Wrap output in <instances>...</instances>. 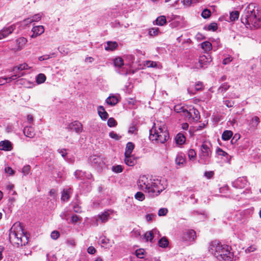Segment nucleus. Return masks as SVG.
<instances>
[{
  "mask_svg": "<svg viewBox=\"0 0 261 261\" xmlns=\"http://www.w3.org/2000/svg\"><path fill=\"white\" fill-rule=\"evenodd\" d=\"M110 218L109 211H105L101 214H99L96 218V225H98L99 221H100L101 223H105L107 222Z\"/></svg>",
  "mask_w": 261,
  "mask_h": 261,
  "instance_id": "obj_16",
  "label": "nucleus"
},
{
  "mask_svg": "<svg viewBox=\"0 0 261 261\" xmlns=\"http://www.w3.org/2000/svg\"><path fill=\"white\" fill-rule=\"evenodd\" d=\"M11 81H9V79L8 77H0V85H4L5 84L7 83L10 82Z\"/></svg>",
  "mask_w": 261,
  "mask_h": 261,
  "instance_id": "obj_64",
  "label": "nucleus"
},
{
  "mask_svg": "<svg viewBox=\"0 0 261 261\" xmlns=\"http://www.w3.org/2000/svg\"><path fill=\"white\" fill-rule=\"evenodd\" d=\"M201 47L204 51L208 52L212 49V45L211 42L206 41L201 43Z\"/></svg>",
  "mask_w": 261,
  "mask_h": 261,
  "instance_id": "obj_31",
  "label": "nucleus"
},
{
  "mask_svg": "<svg viewBox=\"0 0 261 261\" xmlns=\"http://www.w3.org/2000/svg\"><path fill=\"white\" fill-rule=\"evenodd\" d=\"M198 0H184L183 4L187 7L191 6L192 4L196 3Z\"/></svg>",
  "mask_w": 261,
  "mask_h": 261,
  "instance_id": "obj_50",
  "label": "nucleus"
},
{
  "mask_svg": "<svg viewBox=\"0 0 261 261\" xmlns=\"http://www.w3.org/2000/svg\"><path fill=\"white\" fill-rule=\"evenodd\" d=\"M109 136L112 138L115 139V140H119L121 137L119 136L118 134L115 133L114 132H111L109 133Z\"/></svg>",
  "mask_w": 261,
  "mask_h": 261,
  "instance_id": "obj_53",
  "label": "nucleus"
},
{
  "mask_svg": "<svg viewBox=\"0 0 261 261\" xmlns=\"http://www.w3.org/2000/svg\"><path fill=\"white\" fill-rule=\"evenodd\" d=\"M123 60L121 58H116L114 60V64L116 67L120 68L123 65Z\"/></svg>",
  "mask_w": 261,
  "mask_h": 261,
  "instance_id": "obj_38",
  "label": "nucleus"
},
{
  "mask_svg": "<svg viewBox=\"0 0 261 261\" xmlns=\"http://www.w3.org/2000/svg\"><path fill=\"white\" fill-rule=\"evenodd\" d=\"M159 32L158 28H153L149 30L148 34L150 36L153 37L158 35Z\"/></svg>",
  "mask_w": 261,
  "mask_h": 261,
  "instance_id": "obj_42",
  "label": "nucleus"
},
{
  "mask_svg": "<svg viewBox=\"0 0 261 261\" xmlns=\"http://www.w3.org/2000/svg\"><path fill=\"white\" fill-rule=\"evenodd\" d=\"M41 17L42 15L40 13H38L34 15L31 18L33 22H37L41 19Z\"/></svg>",
  "mask_w": 261,
  "mask_h": 261,
  "instance_id": "obj_54",
  "label": "nucleus"
},
{
  "mask_svg": "<svg viewBox=\"0 0 261 261\" xmlns=\"http://www.w3.org/2000/svg\"><path fill=\"white\" fill-rule=\"evenodd\" d=\"M58 151L64 159H66L67 152L65 149H58Z\"/></svg>",
  "mask_w": 261,
  "mask_h": 261,
  "instance_id": "obj_62",
  "label": "nucleus"
},
{
  "mask_svg": "<svg viewBox=\"0 0 261 261\" xmlns=\"http://www.w3.org/2000/svg\"><path fill=\"white\" fill-rule=\"evenodd\" d=\"M203 86L202 82H198L194 84L193 82L190 83L189 87H188L187 91L188 93L190 94L194 95L197 91L202 90Z\"/></svg>",
  "mask_w": 261,
  "mask_h": 261,
  "instance_id": "obj_10",
  "label": "nucleus"
},
{
  "mask_svg": "<svg viewBox=\"0 0 261 261\" xmlns=\"http://www.w3.org/2000/svg\"><path fill=\"white\" fill-rule=\"evenodd\" d=\"M248 183L246 177H241L233 181L232 186L236 188L243 189L247 186Z\"/></svg>",
  "mask_w": 261,
  "mask_h": 261,
  "instance_id": "obj_11",
  "label": "nucleus"
},
{
  "mask_svg": "<svg viewBox=\"0 0 261 261\" xmlns=\"http://www.w3.org/2000/svg\"><path fill=\"white\" fill-rule=\"evenodd\" d=\"M152 184V185L153 184L154 185L149 186V189H148L147 192L151 197L159 195L165 189L164 186L161 184V181L158 179H153Z\"/></svg>",
  "mask_w": 261,
  "mask_h": 261,
  "instance_id": "obj_5",
  "label": "nucleus"
},
{
  "mask_svg": "<svg viewBox=\"0 0 261 261\" xmlns=\"http://www.w3.org/2000/svg\"><path fill=\"white\" fill-rule=\"evenodd\" d=\"M13 147L10 141L4 140L0 142V150L4 151H11Z\"/></svg>",
  "mask_w": 261,
  "mask_h": 261,
  "instance_id": "obj_18",
  "label": "nucleus"
},
{
  "mask_svg": "<svg viewBox=\"0 0 261 261\" xmlns=\"http://www.w3.org/2000/svg\"><path fill=\"white\" fill-rule=\"evenodd\" d=\"M152 180L153 179L148 178L145 175L140 177L137 182L139 189L147 193L148 189H149V186L154 185L153 184L152 185Z\"/></svg>",
  "mask_w": 261,
  "mask_h": 261,
  "instance_id": "obj_8",
  "label": "nucleus"
},
{
  "mask_svg": "<svg viewBox=\"0 0 261 261\" xmlns=\"http://www.w3.org/2000/svg\"><path fill=\"white\" fill-rule=\"evenodd\" d=\"M27 42V39L24 37H20L17 39L11 47V49L16 51H19L22 49L24 47L26 43Z\"/></svg>",
  "mask_w": 261,
  "mask_h": 261,
  "instance_id": "obj_9",
  "label": "nucleus"
},
{
  "mask_svg": "<svg viewBox=\"0 0 261 261\" xmlns=\"http://www.w3.org/2000/svg\"><path fill=\"white\" fill-rule=\"evenodd\" d=\"M158 232L156 229H153L152 231L146 232L144 235V238L146 242L149 241L152 242L153 239V234Z\"/></svg>",
  "mask_w": 261,
  "mask_h": 261,
  "instance_id": "obj_27",
  "label": "nucleus"
},
{
  "mask_svg": "<svg viewBox=\"0 0 261 261\" xmlns=\"http://www.w3.org/2000/svg\"><path fill=\"white\" fill-rule=\"evenodd\" d=\"M74 175L77 179L80 180H84L85 179H90L92 176L91 173H87L80 170H76L74 173Z\"/></svg>",
  "mask_w": 261,
  "mask_h": 261,
  "instance_id": "obj_15",
  "label": "nucleus"
},
{
  "mask_svg": "<svg viewBox=\"0 0 261 261\" xmlns=\"http://www.w3.org/2000/svg\"><path fill=\"white\" fill-rule=\"evenodd\" d=\"M79 220L80 217L76 215H73L71 216V222L72 223L75 224L77 223Z\"/></svg>",
  "mask_w": 261,
  "mask_h": 261,
  "instance_id": "obj_61",
  "label": "nucleus"
},
{
  "mask_svg": "<svg viewBox=\"0 0 261 261\" xmlns=\"http://www.w3.org/2000/svg\"><path fill=\"white\" fill-rule=\"evenodd\" d=\"M217 24L215 22L211 23L207 26V30L208 31H215L217 30Z\"/></svg>",
  "mask_w": 261,
  "mask_h": 261,
  "instance_id": "obj_46",
  "label": "nucleus"
},
{
  "mask_svg": "<svg viewBox=\"0 0 261 261\" xmlns=\"http://www.w3.org/2000/svg\"><path fill=\"white\" fill-rule=\"evenodd\" d=\"M233 135L231 130H225L222 135V139L224 141L228 140L230 139Z\"/></svg>",
  "mask_w": 261,
  "mask_h": 261,
  "instance_id": "obj_36",
  "label": "nucleus"
},
{
  "mask_svg": "<svg viewBox=\"0 0 261 261\" xmlns=\"http://www.w3.org/2000/svg\"><path fill=\"white\" fill-rule=\"evenodd\" d=\"M149 138L152 141L155 140L158 143H164L168 140L169 136L164 124L156 126V124L154 123V125L150 130Z\"/></svg>",
  "mask_w": 261,
  "mask_h": 261,
  "instance_id": "obj_3",
  "label": "nucleus"
},
{
  "mask_svg": "<svg viewBox=\"0 0 261 261\" xmlns=\"http://www.w3.org/2000/svg\"><path fill=\"white\" fill-rule=\"evenodd\" d=\"M45 80V75L43 73H40L37 77L36 82L38 84H42L43 83Z\"/></svg>",
  "mask_w": 261,
  "mask_h": 261,
  "instance_id": "obj_41",
  "label": "nucleus"
},
{
  "mask_svg": "<svg viewBox=\"0 0 261 261\" xmlns=\"http://www.w3.org/2000/svg\"><path fill=\"white\" fill-rule=\"evenodd\" d=\"M135 145L132 142H128L126 144L125 147V151L124 153L125 155H130L134 149Z\"/></svg>",
  "mask_w": 261,
  "mask_h": 261,
  "instance_id": "obj_29",
  "label": "nucleus"
},
{
  "mask_svg": "<svg viewBox=\"0 0 261 261\" xmlns=\"http://www.w3.org/2000/svg\"><path fill=\"white\" fill-rule=\"evenodd\" d=\"M108 125L110 127H114L116 125L117 122L113 118H110L108 120Z\"/></svg>",
  "mask_w": 261,
  "mask_h": 261,
  "instance_id": "obj_48",
  "label": "nucleus"
},
{
  "mask_svg": "<svg viewBox=\"0 0 261 261\" xmlns=\"http://www.w3.org/2000/svg\"><path fill=\"white\" fill-rule=\"evenodd\" d=\"M28 68V65L23 63L13 67L12 71L14 74L9 77V81H14L17 78L22 76L24 75V72L22 71Z\"/></svg>",
  "mask_w": 261,
  "mask_h": 261,
  "instance_id": "obj_7",
  "label": "nucleus"
},
{
  "mask_svg": "<svg viewBox=\"0 0 261 261\" xmlns=\"http://www.w3.org/2000/svg\"><path fill=\"white\" fill-rule=\"evenodd\" d=\"M212 61V59L209 54L200 56L199 58V67L205 68Z\"/></svg>",
  "mask_w": 261,
  "mask_h": 261,
  "instance_id": "obj_14",
  "label": "nucleus"
},
{
  "mask_svg": "<svg viewBox=\"0 0 261 261\" xmlns=\"http://www.w3.org/2000/svg\"><path fill=\"white\" fill-rule=\"evenodd\" d=\"M259 123V118L257 116H255L252 119V126L256 127Z\"/></svg>",
  "mask_w": 261,
  "mask_h": 261,
  "instance_id": "obj_51",
  "label": "nucleus"
},
{
  "mask_svg": "<svg viewBox=\"0 0 261 261\" xmlns=\"http://www.w3.org/2000/svg\"><path fill=\"white\" fill-rule=\"evenodd\" d=\"M156 217L155 214H149L146 215L145 218L146 220L148 222H150L153 220V219Z\"/></svg>",
  "mask_w": 261,
  "mask_h": 261,
  "instance_id": "obj_59",
  "label": "nucleus"
},
{
  "mask_svg": "<svg viewBox=\"0 0 261 261\" xmlns=\"http://www.w3.org/2000/svg\"><path fill=\"white\" fill-rule=\"evenodd\" d=\"M32 22H33V20H32L31 18H28L27 19H24L21 22V24L23 25H28L29 24H31Z\"/></svg>",
  "mask_w": 261,
  "mask_h": 261,
  "instance_id": "obj_60",
  "label": "nucleus"
},
{
  "mask_svg": "<svg viewBox=\"0 0 261 261\" xmlns=\"http://www.w3.org/2000/svg\"><path fill=\"white\" fill-rule=\"evenodd\" d=\"M210 143L204 142L201 146L200 152L199 154V162L204 164H208L211 163L212 151L210 148Z\"/></svg>",
  "mask_w": 261,
  "mask_h": 261,
  "instance_id": "obj_4",
  "label": "nucleus"
},
{
  "mask_svg": "<svg viewBox=\"0 0 261 261\" xmlns=\"http://www.w3.org/2000/svg\"><path fill=\"white\" fill-rule=\"evenodd\" d=\"M71 189L70 188L65 189L63 190L61 200L63 201H67L70 198V194L71 193Z\"/></svg>",
  "mask_w": 261,
  "mask_h": 261,
  "instance_id": "obj_23",
  "label": "nucleus"
},
{
  "mask_svg": "<svg viewBox=\"0 0 261 261\" xmlns=\"http://www.w3.org/2000/svg\"><path fill=\"white\" fill-rule=\"evenodd\" d=\"M211 14V11L209 10L205 9L202 11L201 16L204 18H207L210 16Z\"/></svg>",
  "mask_w": 261,
  "mask_h": 261,
  "instance_id": "obj_49",
  "label": "nucleus"
},
{
  "mask_svg": "<svg viewBox=\"0 0 261 261\" xmlns=\"http://www.w3.org/2000/svg\"><path fill=\"white\" fill-rule=\"evenodd\" d=\"M118 46V44L116 42L108 41L107 45H105V48L108 51H112L115 49Z\"/></svg>",
  "mask_w": 261,
  "mask_h": 261,
  "instance_id": "obj_25",
  "label": "nucleus"
},
{
  "mask_svg": "<svg viewBox=\"0 0 261 261\" xmlns=\"http://www.w3.org/2000/svg\"><path fill=\"white\" fill-rule=\"evenodd\" d=\"M242 22L251 29H256L260 27L261 20L258 15V9H255V4L248 5L241 16Z\"/></svg>",
  "mask_w": 261,
  "mask_h": 261,
  "instance_id": "obj_1",
  "label": "nucleus"
},
{
  "mask_svg": "<svg viewBox=\"0 0 261 261\" xmlns=\"http://www.w3.org/2000/svg\"><path fill=\"white\" fill-rule=\"evenodd\" d=\"M18 240H21L22 241V246L25 245L28 242V237L27 234L23 233V232L21 233V236H17Z\"/></svg>",
  "mask_w": 261,
  "mask_h": 261,
  "instance_id": "obj_37",
  "label": "nucleus"
},
{
  "mask_svg": "<svg viewBox=\"0 0 261 261\" xmlns=\"http://www.w3.org/2000/svg\"><path fill=\"white\" fill-rule=\"evenodd\" d=\"M97 111L99 116L102 120H105L108 119L109 115L103 106H99Z\"/></svg>",
  "mask_w": 261,
  "mask_h": 261,
  "instance_id": "obj_22",
  "label": "nucleus"
},
{
  "mask_svg": "<svg viewBox=\"0 0 261 261\" xmlns=\"http://www.w3.org/2000/svg\"><path fill=\"white\" fill-rule=\"evenodd\" d=\"M123 167L121 165L114 166L112 167V170L115 173H121L123 171Z\"/></svg>",
  "mask_w": 261,
  "mask_h": 261,
  "instance_id": "obj_44",
  "label": "nucleus"
},
{
  "mask_svg": "<svg viewBox=\"0 0 261 261\" xmlns=\"http://www.w3.org/2000/svg\"><path fill=\"white\" fill-rule=\"evenodd\" d=\"M155 21V24L161 26H163L167 23L166 17L164 16H160L158 17Z\"/></svg>",
  "mask_w": 261,
  "mask_h": 261,
  "instance_id": "obj_34",
  "label": "nucleus"
},
{
  "mask_svg": "<svg viewBox=\"0 0 261 261\" xmlns=\"http://www.w3.org/2000/svg\"><path fill=\"white\" fill-rule=\"evenodd\" d=\"M22 232V229L20 226L18 227V228H17L15 226L12 227L10 230V241L18 245L22 246V241L21 240H18L17 238V236H20L21 233Z\"/></svg>",
  "mask_w": 261,
  "mask_h": 261,
  "instance_id": "obj_6",
  "label": "nucleus"
},
{
  "mask_svg": "<svg viewBox=\"0 0 261 261\" xmlns=\"http://www.w3.org/2000/svg\"><path fill=\"white\" fill-rule=\"evenodd\" d=\"M223 102H224V103L226 105V106L228 108L232 107L234 105L233 101H230L229 100H224Z\"/></svg>",
  "mask_w": 261,
  "mask_h": 261,
  "instance_id": "obj_63",
  "label": "nucleus"
},
{
  "mask_svg": "<svg viewBox=\"0 0 261 261\" xmlns=\"http://www.w3.org/2000/svg\"><path fill=\"white\" fill-rule=\"evenodd\" d=\"M144 250L142 249H138L136 251V255L137 257L143 258L144 257Z\"/></svg>",
  "mask_w": 261,
  "mask_h": 261,
  "instance_id": "obj_47",
  "label": "nucleus"
},
{
  "mask_svg": "<svg viewBox=\"0 0 261 261\" xmlns=\"http://www.w3.org/2000/svg\"><path fill=\"white\" fill-rule=\"evenodd\" d=\"M16 29L15 24H12L8 27L4 28L2 31L3 32L4 35L8 36L9 34H11Z\"/></svg>",
  "mask_w": 261,
  "mask_h": 261,
  "instance_id": "obj_26",
  "label": "nucleus"
},
{
  "mask_svg": "<svg viewBox=\"0 0 261 261\" xmlns=\"http://www.w3.org/2000/svg\"><path fill=\"white\" fill-rule=\"evenodd\" d=\"M67 128L70 131H74L76 133L80 134L83 131V125L80 122L75 121L69 123Z\"/></svg>",
  "mask_w": 261,
  "mask_h": 261,
  "instance_id": "obj_13",
  "label": "nucleus"
},
{
  "mask_svg": "<svg viewBox=\"0 0 261 261\" xmlns=\"http://www.w3.org/2000/svg\"><path fill=\"white\" fill-rule=\"evenodd\" d=\"M230 87V86L226 83L222 84L218 89V93L223 94Z\"/></svg>",
  "mask_w": 261,
  "mask_h": 261,
  "instance_id": "obj_35",
  "label": "nucleus"
},
{
  "mask_svg": "<svg viewBox=\"0 0 261 261\" xmlns=\"http://www.w3.org/2000/svg\"><path fill=\"white\" fill-rule=\"evenodd\" d=\"M188 156L190 160H194L196 156V153L195 150L191 149L188 151Z\"/></svg>",
  "mask_w": 261,
  "mask_h": 261,
  "instance_id": "obj_45",
  "label": "nucleus"
},
{
  "mask_svg": "<svg viewBox=\"0 0 261 261\" xmlns=\"http://www.w3.org/2000/svg\"><path fill=\"white\" fill-rule=\"evenodd\" d=\"M118 102V99L116 96H110L106 99V102L110 106H115Z\"/></svg>",
  "mask_w": 261,
  "mask_h": 261,
  "instance_id": "obj_30",
  "label": "nucleus"
},
{
  "mask_svg": "<svg viewBox=\"0 0 261 261\" xmlns=\"http://www.w3.org/2000/svg\"><path fill=\"white\" fill-rule=\"evenodd\" d=\"M50 237L53 239L57 240L60 237V233L57 230H54L51 233Z\"/></svg>",
  "mask_w": 261,
  "mask_h": 261,
  "instance_id": "obj_57",
  "label": "nucleus"
},
{
  "mask_svg": "<svg viewBox=\"0 0 261 261\" xmlns=\"http://www.w3.org/2000/svg\"><path fill=\"white\" fill-rule=\"evenodd\" d=\"M23 132L24 135L30 138H33L35 135L34 128L31 126L24 127Z\"/></svg>",
  "mask_w": 261,
  "mask_h": 261,
  "instance_id": "obj_19",
  "label": "nucleus"
},
{
  "mask_svg": "<svg viewBox=\"0 0 261 261\" xmlns=\"http://www.w3.org/2000/svg\"><path fill=\"white\" fill-rule=\"evenodd\" d=\"M99 242L103 245V246L106 248H109L112 246L110 240L106 237H101L100 238Z\"/></svg>",
  "mask_w": 261,
  "mask_h": 261,
  "instance_id": "obj_32",
  "label": "nucleus"
},
{
  "mask_svg": "<svg viewBox=\"0 0 261 261\" xmlns=\"http://www.w3.org/2000/svg\"><path fill=\"white\" fill-rule=\"evenodd\" d=\"M140 229H134L132 231V236L135 238H138L140 236Z\"/></svg>",
  "mask_w": 261,
  "mask_h": 261,
  "instance_id": "obj_56",
  "label": "nucleus"
},
{
  "mask_svg": "<svg viewBox=\"0 0 261 261\" xmlns=\"http://www.w3.org/2000/svg\"><path fill=\"white\" fill-rule=\"evenodd\" d=\"M124 162L128 166H133L137 163V160L133 155H125Z\"/></svg>",
  "mask_w": 261,
  "mask_h": 261,
  "instance_id": "obj_21",
  "label": "nucleus"
},
{
  "mask_svg": "<svg viewBox=\"0 0 261 261\" xmlns=\"http://www.w3.org/2000/svg\"><path fill=\"white\" fill-rule=\"evenodd\" d=\"M148 67H154L157 66V63L151 61H147L145 64Z\"/></svg>",
  "mask_w": 261,
  "mask_h": 261,
  "instance_id": "obj_58",
  "label": "nucleus"
},
{
  "mask_svg": "<svg viewBox=\"0 0 261 261\" xmlns=\"http://www.w3.org/2000/svg\"><path fill=\"white\" fill-rule=\"evenodd\" d=\"M175 139L177 144L181 145L185 143L186 138L182 134L179 133L176 136Z\"/></svg>",
  "mask_w": 261,
  "mask_h": 261,
  "instance_id": "obj_33",
  "label": "nucleus"
},
{
  "mask_svg": "<svg viewBox=\"0 0 261 261\" xmlns=\"http://www.w3.org/2000/svg\"><path fill=\"white\" fill-rule=\"evenodd\" d=\"M168 213V210L166 208H161L159 210L158 215L159 216H164Z\"/></svg>",
  "mask_w": 261,
  "mask_h": 261,
  "instance_id": "obj_52",
  "label": "nucleus"
},
{
  "mask_svg": "<svg viewBox=\"0 0 261 261\" xmlns=\"http://www.w3.org/2000/svg\"><path fill=\"white\" fill-rule=\"evenodd\" d=\"M32 31L33 34L31 35V38H34L44 32V28L43 25L35 26L32 28Z\"/></svg>",
  "mask_w": 261,
  "mask_h": 261,
  "instance_id": "obj_17",
  "label": "nucleus"
},
{
  "mask_svg": "<svg viewBox=\"0 0 261 261\" xmlns=\"http://www.w3.org/2000/svg\"><path fill=\"white\" fill-rule=\"evenodd\" d=\"M168 244L169 242L165 237L162 238L159 241V246L162 248L166 247L168 245Z\"/></svg>",
  "mask_w": 261,
  "mask_h": 261,
  "instance_id": "obj_39",
  "label": "nucleus"
},
{
  "mask_svg": "<svg viewBox=\"0 0 261 261\" xmlns=\"http://www.w3.org/2000/svg\"><path fill=\"white\" fill-rule=\"evenodd\" d=\"M239 17V12L238 11H235L230 13V20L231 21H234L238 19Z\"/></svg>",
  "mask_w": 261,
  "mask_h": 261,
  "instance_id": "obj_40",
  "label": "nucleus"
},
{
  "mask_svg": "<svg viewBox=\"0 0 261 261\" xmlns=\"http://www.w3.org/2000/svg\"><path fill=\"white\" fill-rule=\"evenodd\" d=\"M231 247L226 245H221L217 242H213L210 245L208 251L219 260L231 261L233 253Z\"/></svg>",
  "mask_w": 261,
  "mask_h": 261,
  "instance_id": "obj_2",
  "label": "nucleus"
},
{
  "mask_svg": "<svg viewBox=\"0 0 261 261\" xmlns=\"http://www.w3.org/2000/svg\"><path fill=\"white\" fill-rule=\"evenodd\" d=\"M188 113V116L192 117L194 120L197 121L199 118V113L198 110L193 109L190 110Z\"/></svg>",
  "mask_w": 261,
  "mask_h": 261,
  "instance_id": "obj_28",
  "label": "nucleus"
},
{
  "mask_svg": "<svg viewBox=\"0 0 261 261\" xmlns=\"http://www.w3.org/2000/svg\"><path fill=\"white\" fill-rule=\"evenodd\" d=\"M175 161L176 165L180 167L184 166L186 162L185 155L182 153H178Z\"/></svg>",
  "mask_w": 261,
  "mask_h": 261,
  "instance_id": "obj_20",
  "label": "nucleus"
},
{
  "mask_svg": "<svg viewBox=\"0 0 261 261\" xmlns=\"http://www.w3.org/2000/svg\"><path fill=\"white\" fill-rule=\"evenodd\" d=\"M31 167L29 165L24 166L22 170V172L24 175H28L30 171Z\"/></svg>",
  "mask_w": 261,
  "mask_h": 261,
  "instance_id": "obj_55",
  "label": "nucleus"
},
{
  "mask_svg": "<svg viewBox=\"0 0 261 261\" xmlns=\"http://www.w3.org/2000/svg\"><path fill=\"white\" fill-rule=\"evenodd\" d=\"M89 161L93 166L95 167H101L105 164L102 158L96 155L91 156Z\"/></svg>",
  "mask_w": 261,
  "mask_h": 261,
  "instance_id": "obj_12",
  "label": "nucleus"
},
{
  "mask_svg": "<svg viewBox=\"0 0 261 261\" xmlns=\"http://www.w3.org/2000/svg\"><path fill=\"white\" fill-rule=\"evenodd\" d=\"M135 198L139 201H142L145 199V195L142 192H138L135 195Z\"/></svg>",
  "mask_w": 261,
  "mask_h": 261,
  "instance_id": "obj_43",
  "label": "nucleus"
},
{
  "mask_svg": "<svg viewBox=\"0 0 261 261\" xmlns=\"http://www.w3.org/2000/svg\"><path fill=\"white\" fill-rule=\"evenodd\" d=\"M196 238V232L194 230H189L185 234V240L193 241Z\"/></svg>",
  "mask_w": 261,
  "mask_h": 261,
  "instance_id": "obj_24",
  "label": "nucleus"
}]
</instances>
